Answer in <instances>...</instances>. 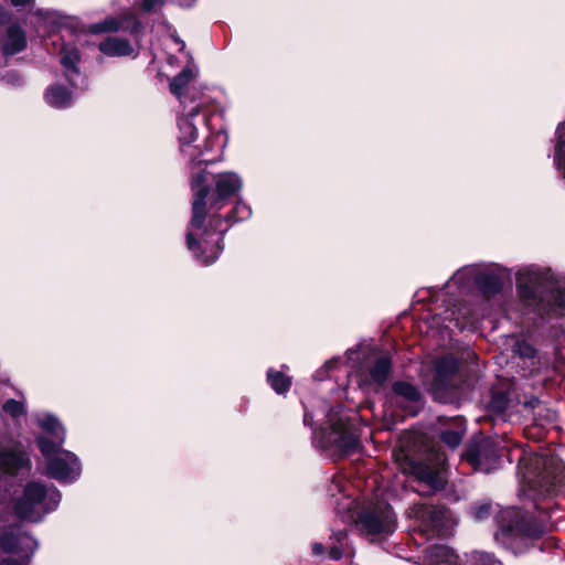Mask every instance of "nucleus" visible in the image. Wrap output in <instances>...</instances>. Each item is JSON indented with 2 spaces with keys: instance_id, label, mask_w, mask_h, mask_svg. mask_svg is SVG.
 I'll use <instances>...</instances> for the list:
<instances>
[{
  "instance_id": "nucleus-34",
  "label": "nucleus",
  "mask_w": 565,
  "mask_h": 565,
  "mask_svg": "<svg viewBox=\"0 0 565 565\" xmlns=\"http://www.w3.org/2000/svg\"><path fill=\"white\" fill-rule=\"evenodd\" d=\"M0 81L12 87H20L24 84L23 77L15 71H4L0 73Z\"/></svg>"
},
{
  "instance_id": "nucleus-15",
  "label": "nucleus",
  "mask_w": 565,
  "mask_h": 565,
  "mask_svg": "<svg viewBox=\"0 0 565 565\" xmlns=\"http://www.w3.org/2000/svg\"><path fill=\"white\" fill-rule=\"evenodd\" d=\"M411 475L428 487V492L439 490L446 482V456L436 452L424 461L411 463Z\"/></svg>"
},
{
  "instance_id": "nucleus-22",
  "label": "nucleus",
  "mask_w": 565,
  "mask_h": 565,
  "mask_svg": "<svg viewBox=\"0 0 565 565\" xmlns=\"http://www.w3.org/2000/svg\"><path fill=\"white\" fill-rule=\"evenodd\" d=\"M39 25L44 26L47 32H71L76 24L72 18L64 17L56 11L38 10Z\"/></svg>"
},
{
  "instance_id": "nucleus-8",
  "label": "nucleus",
  "mask_w": 565,
  "mask_h": 565,
  "mask_svg": "<svg viewBox=\"0 0 565 565\" xmlns=\"http://www.w3.org/2000/svg\"><path fill=\"white\" fill-rule=\"evenodd\" d=\"M509 276L508 269L495 266L481 269L478 265H468L458 269L441 289V296L457 287L460 294L476 286L484 296L499 294L503 287V277Z\"/></svg>"
},
{
  "instance_id": "nucleus-23",
  "label": "nucleus",
  "mask_w": 565,
  "mask_h": 565,
  "mask_svg": "<svg viewBox=\"0 0 565 565\" xmlns=\"http://www.w3.org/2000/svg\"><path fill=\"white\" fill-rule=\"evenodd\" d=\"M98 50L104 55L111 57H124L131 55L136 57L137 55L135 54V49L130 42L127 39L119 36H107L99 42Z\"/></svg>"
},
{
  "instance_id": "nucleus-20",
  "label": "nucleus",
  "mask_w": 565,
  "mask_h": 565,
  "mask_svg": "<svg viewBox=\"0 0 565 565\" xmlns=\"http://www.w3.org/2000/svg\"><path fill=\"white\" fill-rule=\"evenodd\" d=\"M26 47V34L24 30L13 24L7 29L6 35L2 41L1 54H0V67H3L8 63V57L22 52Z\"/></svg>"
},
{
  "instance_id": "nucleus-37",
  "label": "nucleus",
  "mask_w": 565,
  "mask_h": 565,
  "mask_svg": "<svg viewBox=\"0 0 565 565\" xmlns=\"http://www.w3.org/2000/svg\"><path fill=\"white\" fill-rule=\"evenodd\" d=\"M491 514V504L490 503H481L477 504L472 508L471 515L476 521H482L489 518Z\"/></svg>"
},
{
  "instance_id": "nucleus-28",
  "label": "nucleus",
  "mask_w": 565,
  "mask_h": 565,
  "mask_svg": "<svg viewBox=\"0 0 565 565\" xmlns=\"http://www.w3.org/2000/svg\"><path fill=\"white\" fill-rule=\"evenodd\" d=\"M452 428H447L440 434V439L451 449L457 448L466 433V423L461 417H455L451 422Z\"/></svg>"
},
{
  "instance_id": "nucleus-42",
  "label": "nucleus",
  "mask_w": 565,
  "mask_h": 565,
  "mask_svg": "<svg viewBox=\"0 0 565 565\" xmlns=\"http://www.w3.org/2000/svg\"><path fill=\"white\" fill-rule=\"evenodd\" d=\"M11 4L14 7H25L33 2V0H10Z\"/></svg>"
},
{
  "instance_id": "nucleus-14",
  "label": "nucleus",
  "mask_w": 565,
  "mask_h": 565,
  "mask_svg": "<svg viewBox=\"0 0 565 565\" xmlns=\"http://www.w3.org/2000/svg\"><path fill=\"white\" fill-rule=\"evenodd\" d=\"M39 547V542L20 527L0 534V548L7 553H15L21 559L4 558L0 565H29L30 557Z\"/></svg>"
},
{
  "instance_id": "nucleus-18",
  "label": "nucleus",
  "mask_w": 565,
  "mask_h": 565,
  "mask_svg": "<svg viewBox=\"0 0 565 565\" xmlns=\"http://www.w3.org/2000/svg\"><path fill=\"white\" fill-rule=\"evenodd\" d=\"M458 362L451 356H443L435 361V377L431 390L437 395L439 392L450 393L457 388Z\"/></svg>"
},
{
  "instance_id": "nucleus-7",
  "label": "nucleus",
  "mask_w": 565,
  "mask_h": 565,
  "mask_svg": "<svg viewBox=\"0 0 565 565\" xmlns=\"http://www.w3.org/2000/svg\"><path fill=\"white\" fill-rule=\"evenodd\" d=\"M407 515L413 522L409 535L417 546L435 536H450L457 525L451 511L445 507L414 503L407 509Z\"/></svg>"
},
{
  "instance_id": "nucleus-16",
  "label": "nucleus",
  "mask_w": 565,
  "mask_h": 565,
  "mask_svg": "<svg viewBox=\"0 0 565 565\" xmlns=\"http://www.w3.org/2000/svg\"><path fill=\"white\" fill-rule=\"evenodd\" d=\"M60 62L72 87L85 90L88 87L86 77L81 73V55L75 44L64 43L60 50Z\"/></svg>"
},
{
  "instance_id": "nucleus-29",
  "label": "nucleus",
  "mask_w": 565,
  "mask_h": 565,
  "mask_svg": "<svg viewBox=\"0 0 565 565\" xmlns=\"http://www.w3.org/2000/svg\"><path fill=\"white\" fill-rule=\"evenodd\" d=\"M392 362L388 356H381L376 359L369 370L371 381L377 385H382L388 379L391 373Z\"/></svg>"
},
{
  "instance_id": "nucleus-40",
  "label": "nucleus",
  "mask_w": 565,
  "mask_h": 565,
  "mask_svg": "<svg viewBox=\"0 0 565 565\" xmlns=\"http://www.w3.org/2000/svg\"><path fill=\"white\" fill-rule=\"evenodd\" d=\"M10 19L9 13L4 10V8L0 4V25L7 23Z\"/></svg>"
},
{
  "instance_id": "nucleus-10",
  "label": "nucleus",
  "mask_w": 565,
  "mask_h": 565,
  "mask_svg": "<svg viewBox=\"0 0 565 565\" xmlns=\"http://www.w3.org/2000/svg\"><path fill=\"white\" fill-rule=\"evenodd\" d=\"M535 537V530L525 519L522 510L509 508L501 512L495 541L513 554H522L529 550Z\"/></svg>"
},
{
  "instance_id": "nucleus-21",
  "label": "nucleus",
  "mask_w": 565,
  "mask_h": 565,
  "mask_svg": "<svg viewBox=\"0 0 565 565\" xmlns=\"http://www.w3.org/2000/svg\"><path fill=\"white\" fill-rule=\"evenodd\" d=\"M448 302H450V300ZM437 316H443L444 322H454L460 330L475 328L477 322L483 317L470 312V309L467 307H457L455 303H448L445 311L437 313Z\"/></svg>"
},
{
  "instance_id": "nucleus-9",
  "label": "nucleus",
  "mask_w": 565,
  "mask_h": 565,
  "mask_svg": "<svg viewBox=\"0 0 565 565\" xmlns=\"http://www.w3.org/2000/svg\"><path fill=\"white\" fill-rule=\"evenodd\" d=\"M61 499L62 494L54 486L32 481L26 483L22 495L14 502V512L22 520L40 522L58 507Z\"/></svg>"
},
{
  "instance_id": "nucleus-35",
  "label": "nucleus",
  "mask_w": 565,
  "mask_h": 565,
  "mask_svg": "<svg viewBox=\"0 0 565 565\" xmlns=\"http://www.w3.org/2000/svg\"><path fill=\"white\" fill-rule=\"evenodd\" d=\"M508 406V397L504 393L499 392L494 393L491 396V399L489 402V408L497 412L502 413L505 411Z\"/></svg>"
},
{
  "instance_id": "nucleus-26",
  "label": "nucleus",
  "mask_w": 565,
  "mask_h": 565,
  "mask_svg": "<svg viewBox=\"0 0 565 565\" xmlns=\"http://www.w3.org/2000/svg\"><path fill=\"white\" fill-rule=\"evenodd\" d=\"M331 545L329 550V557L333 561H338L342 557H351L353 550L348 540V533L345 531L334 532L330 536Z\"/></svg>"
},
{
  "instance_id": "nucleus-12",
  "label": "nucleus",
  "mask_w": 565,
  "mask_h": 565,
  "mask_svg": "<svg viewBox=\"0 0 565 565\" xmlns=\"http://www.w3.org/2000/svg\"><path fill=\"white\" fill-rule=\"evenodd\" d=\"M356 524L364 536L375 541L395 531L396 516L390 504L377 502L359 513Z\"/></svg>"
},
{
  "instance_id": "nucleus-1",
  "label": "nucleus",
  "mask_w": 565,
  "mask_h": 565,
  "mask_svg": "<svg viewBox=\"0 0 565 565\" xmlns=\"http://www.w3.org/2000/svg\"><path fill=\"white\" fill-rule=\"evenodd\" d=\"M191 170L199 169L198 172H191V189L193 192L192 217L186 231V246L193 257L202 265L209 266L213 264L223 250L220 242L230 225L222 227V218L214 211L223 207L225 201L236 194L242 188L241 178L234 172H224L215 177L216 198L210 204V220L206 221V198L210 189L206 185L205 170L200 169L202 164L209 163L189 162V158L182 154Z\"/></svg>"
},
{
  "instance_id": "nucleus-31",
  "label": "nucleus",
  "mask_w": 565,
  "mask_h": 565,
  "mask_svg": "<svg viewBox=\"0 0 565 565\" xmlns=\"http://www.w3.org/2000/svg\"><path fill=\"white\" fill-rule=\"evenodd\" d=\"M467 565H503V564L492 553L473 551L467 555Z\"/></svg>"
},
{
  "instance_id": "nucleus-33",
  "label": "nucleus",
  "mask_w": 565,
  "mask_h": 565,
  "mask_svg": "<svg viewBox=\"0 0 565 565\" xmlns=\"http://www.w3.org/2000/svg\"><path fill=\"white\" fill-rule=\"evenodd\" d=\"M3 411L6 414L11 416L13 419L24 416L26 413L24 401H15V399H8L3 404Z\"/></svg>"
},
{
  "instance_id": "nucleus-25",
  "label": "nucleus",
  "mask_w": 565,
  "mask_h": 565,
  "mask_svg": "<svg viewBox=\"0 0 565 565\" xmlns=\"http://www.w3.org/2000/svg\"><path fill=\"white\" fill-rule=\"evenodd\" d=\"M44 98L51 107L64 109L72 105L74 96L73 93L64 86L55 84L47 87Z\"/></svg>"
},
{
  "instance_id": "nucleus-39",
  "label": "nucleus",
  "mask_w": 565,
  "mask_h": 565,
  "mask_svg": "<svg viewBox=\"0 0 565 565\" xmlns=\"http://www.w3.org/2000/svg\"><path fill=\"white\" fill-rule=\"evenodd\" d=\"M521 348L522 347L519 345V352H520L521 355H524V356H527V358L534 356L535 350L532 347L525 345L524 350H522Z\"/></svg>"
},
{
  "instance_id": "nucleus-32",
  "label": "nucleus",
  "mask_w": 565,
  "mask_h": 565,
  "mask_svg": "<svg viewBox=\"0 0 565 565\" xmlns=\"http://www.w3.org/2000/svg\"><path fill=\"white\" fill-rule=\"evenodd\" d=\"M250 207L247 204L239 201L232 209L231 213L224 216L223 221L226 223H235L247 220L250 216Z\"/></svg>"
},
{
  "instance_id": "nucleus-2",
  "label": "nucleus",
  "mask_w": 565,
  "mask_h": 565,
  "mask_svg": "<svg viewBox=\"0 0 565 565\" xmlns=\"http://www.w3.org/2000/svg\"><path fill=\"white\" fill-rule=\"evenodd\" d=\"M194 76V70L186 66L170 82L171 93L183 107L178 116L179 148L190 163L196 160L215 163L222 160L227 136L222 128L212 131L211 120L218 114L211 110L204 97H199L196 89L189 86Z\"/></svg>"
},
{
  "instance_id": "nucleus-19",
  "label": "nucleus",
  "mask_w": 565,
  "mask_h": 565,
  "mask_svg": "<svg viewBox=\"0 0 565 565\" xmlns=\"http://www.w3.org/2000/svg\"><path fill=\"white\" fill-rule=\"evenodd\" d=\"M393 394L396 405L405 409L407 415L415 416L420 406V393L416 386L405 381L393 384Z\"/></svg>"
},
{
  "instance_id": "nucleus-30",
  "label": "nucleus",
  "mask_w": 565,
  "mask_h": 565,
  "mask_svg": "<svg viewBox=\"0 0 565 565\" xmlns=\"http://www.w3.org/2000/svg\"><path fill=\"white\" fill-rule=\"evenodd\" d=\"M267 382L277 394H284L288 392L291 386L290 376L273 369L267 371Z\"/></svg>"
},
{
  "instance_id": "nucleus-24",
  "label": "nucleus",
  "mask_w": 565,
  "mask_h": 565,
  "mask_svg": "<svg viewBox=\"0 0 565 565\" xmlns=\"http://www.w3.org/2000/svg\"><path fill=\"white\" fill-rule=\"evenodd\" d=\"M427 565H460L458 555L445 544H435L424 550Z\"/></svg>"
},
{
  "instance_id": "nucleus-44",
  "label": "nucleus",
  "mask_w": 565,
  "mask_h": 565,
  "mask_svg": "<svg viewBox=\"0 0 565 565\" xmlns=\"http://www.w3.org/2000/svg\"><path fill=\"white\" fill-rule=\"evenodd\" d=\"M175 41H177V42H179V40H175ZM180 43H181V45H182V46H181V49H183V46H184V42L180 41Z\"/></svg>"
},
{
  "instance_id": "nucleus-11",
  "label": "nucleus",
  "mask_w": 565,
  "mask_h": 565,
  "mask_svg": "<svg viewBox=\"0 0 565 565\" xmlns=\"http://www.w3.org/2000/svg\"><path fill=\"white\" fill-rule=\"evenodd\" d=\"M164 0H141L140 9L145 12L156 11L161 8ZM122 12L117 17H108L92 25L93 33L117 32L120 30L137 34L141 30V23L135 14L136 0H116Z\"/></svg>"
},
{
  "instance_id": "nucleus-13",
  "label": "nucleus",
  "mask_w": 565,
  "mask_h": 565,
  "mask_svg": "<svg viewBox=\"0 0 565 565\" xmlns=\"http://www.w3.org/2000/svg\"><path fill=\"white\" fill-rule=\"evenodd\" d=\"M462 459L466 460L475 471L489 473L499 468L501 454L499 445L489 437L475 438L467 447Z\"/></svg>"
},
{
  "instance_id": "nucleus-17",
  "label": "nucleus",
  "mask_w": 565,
  "mask_h": 565,
  "mask_svg": "<svg viewBox=\"0 0 565 565\" xmlns=\"http://www.w3.org/2000/svg\"><path fill=\"white\" fill-rule=\"evenodd\" d=\"M23 468H30V459L24 446L15 440L0 444V470L15 475Z\"/></svg>"
},
{
  "instance_id": "nucleus-38",
  "label": "nucleus",
  "mask_w": 565,
  "mask_h": 565,
  "mask_svg": "<svg viewBox=\"0 0 565 565\" xmlns=\"http://www.w3.org/2000/svg\"><path fill=\"white\" fill-rule=\"evenodd\" d=\"M337 490L338 492H341L342 491V479L340 478H334L331 482V486H330V489H329V492H331L333 494V491Z\"/></svg>"
},
{
  "instance_id": "nucleus-4",
  "label": "nucleus",
  "mask_w": 565,
  "mask_h": 565,
  "mask_svg": "<svg viewBox=\"0 0 565 565\" xmlns=\"http://www.w3.org/2000/svg\"><path fill=\"white\" fill-rule=\"evenodd\" d=\"M322 416L323 422L319 428H313L312 441L316 447L323 450L350 454L360 446L358 416H350L341 406L323 408L315 413L305 411V425L312 426L315 418Z\"/></svg>"
},
{
  "instance_id": "nucleus-27",
  "label": "nucleus",
  "mask_w": 565,
  "mask_h": 565,
  "mask_svg": "<svg viewBox=\"0 0 565 565\" xmlns=\"http://www.w3.org/2000/svg\"><path fill=\"white\" fill-rule=\"evenodd\" d=\"M554 166L565 180V120L559 122L555 130Z\"/></svg>"
},
{
  "instance_id": "nucleus-41",
  "label": "nucleus",
  "mask_w": 565,
  "mask_h": 565,
  "mask_svg": "<svg viewBox=\"0 0 565 565\" xmlns=\"http://www.w3.org/2000/svg\"><path fill=\"white\" fill-rule=\"evenodd\" d=\"M324 552V546L321 543H315L312 545V553L315 555H321Z\"/></svg>"
},
{
  "instance_id": "nucleus-43",
  "label": "nucleus",
  "mask_w": 565,
  "mask_h": 565,
  "mask_svg": "<svg viewBox=\"0 0 565 565\" xmlns=\"http://www.w3.org/2000/svg\"><path fill=\"white\" fill-rule=\"evenodd\" d=\"M180 7L190 8L192 7L196 0H175Z\"/></svg>"
},
{
  "instance_id": "nucleus-3",
  "label": "nucleus",
  "mask_w": 565,
  "mask_h": 565,
  "mask_svg": "<svg viewBox=\"0 0 565 565\" xmlns=\"http://www.w3.org/2000/svg\"><path fill=\"white\" fill-rule=\"evenodd\" d=\"M515 287L522 315H533L542 322L565 317V278L534 265L520 268Z\"/></svg>"
},
{
  "instance_id": "nucleus-5",
  "label": "nucleus",
  "mask_w": 565,
  "mask_h": 565,
  "mask_svg": "<svg viewBox=\"0 0 565 565\" xmlns=\"http://www.w3.org/2000/svg\"><path fill=\"white\" fill-rule=\"evenodd\" d=\"M36 422L44 431L55 438V441H52L44 436L36 437L38 446L45 459L46 475L60 483L75 482L82 473V466L74 452L62 447L65 441L64 427L51 414L39 416Z\"/></svg>"
},
{
  "instance_id": "nucleus-36",
  "label": "nucleus",
  "mask_w": 565,
  "mask_h": 565,
  "mask_svg": "<svg viewBox=\"0 0 565 565\" xmlns=\"http://www.w3.org/2000/svg\"><path fill=\"white\" fill-rule=\"evenodd\" d=\"M341 363L340 358H332L329 361H327L322 367H320L315 373V379L318 381H323L327 376L330 370L337 367Z\"/></svg>"
},
{
  "instance_id": "nucleus-6",
  "label": "nucleus",
  "mask_w": 565,
  "mask_h": 565,
  "mask_svg": "<svg viewBox=\"0 0 565 565\" xmlns=\"http://www.w3.org/2000/svg\"><path fill=\"white\" fill-rule=\"evenodd\" d=\"M524 482L532 492L539 510H548L539 500L565 498V465L554 456H535L530 459V467L524 473Z\"/></svg>"
}]
</instances>
